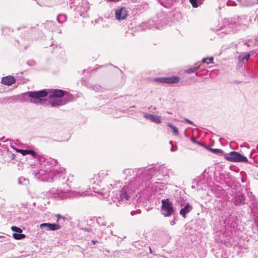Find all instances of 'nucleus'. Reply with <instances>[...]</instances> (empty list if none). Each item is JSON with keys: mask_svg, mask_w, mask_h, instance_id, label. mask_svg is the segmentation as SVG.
I'll use <instances>...</instances> for the list:
<instances>
[{"mask_svg": "<svg viewBox=\"0 0 258 258\" xmlns=\"http://www.w3.org/2000/svg\"><path fill=\"white\" fill-rule=\"evenodd\" d=\"M170 224L171 225H174L175 224V222L173 221H171Z\"/></svg>", "mask_w": 258, "mask_h": 258, "instance_id": "obj_46", "label": "nucleus"}, {"mask_svg": "<svg viewBox=\"0 0 258 258\" xmlns=\"http://www.w3.org/2000/svg\"><path fill=\"white\" fill-rule=\"evenodd\" d=\"M192 209L193 208L192 205L189 203H187L185 204L183 208L180 209L179 214L182 216V217L185 218L186 217V215L190 212Z\"/></svg>", "mask_w": 258, "mask_h": 258, "instance_id": "obj_12", "label": "nucleus"}, {"mask_svg": "<svg viewBox=\"0 0 258 258\" xmlns=\"http://www.w3.org/2000/svg\"><path fill=\"white\" fill-rule=\"evenodd\" d=\"M190 140H191V141L192 143H196V144H197V143H199V141H197V140H196L195 138H191Z\"/></svg>", "mask_w": 258, "mask_h": 258, "instance_id": "obj_40", "label": "nucleus"}, {"mask_svg": "<svg viewBox=\"0 0 258 258\" xmlns=\"http://www.w3.org/2000/svg\"><path fill=\"white\" fill-rule=\"evenodd\" d=\"M190 3L194 8H197L199 6L198 0H189Z\"/></svg>", "mask_w": 258, "mask_h": 258, "instance_id": "obj_35", "label": "nucleus"}, {"mask_svg": "<svg viewBox=\"0 0 258 258\" xmlns=\"http://www.w3.org/2000/svg\"><path fill=\"white\" fill-rule=\"evenodd\" d=\"M89 9V5L88 2L86 0H82L75 8V11L76 14L83 16L84 18L86 17V13Z\"/></svg>", "mask_w": 258, "mask_h": 258, "instance_id": "obj_8", "label": "nucleus"}, {"mask_svg": "<svg viewBox=\"0 0 258 258\" xmlns=\"http://www.w3.org/2000/svg\"><path fill=\"white\" fill-rule=\"evenodd\" d=\"M150 251L151 252H151V249L150 248Z\"/></svg>", "mask_w": 258, "mask_h": 258, "instance_id": "obj_51", "label": "nucleus"}, {"mask_svg": "<svg viewBox=\"0 0 258 258\" xmlns=\"http://www.w3.org/2000/svg\"><path fill=\"white\" fill-rule=\"evenodd\" d=\"M128 16V11L125 7H120L116 9L115 12V17L118 21L125 19Z\"/></svg>", "mask_w": 258, "mask_h": 258, "instance_id": "obj_9", "label": "nucleus"}, {"mask_svg": "<svg viewBox=\"0 0 258 258\" xmlns=\"http://www.w3.org/2000/svg\"><path fill=\"white\" fill-rule=\"evenodd\" d=\"M249 58V54H246L243 58V59L248 60Z\"/></svg>", "mask_w": 258, "mask_h": 258, "instance_id": "obj_42", "label": "nucleus"}, {"mask_svg": "<svg viewBox=\"0 0 258 258\" xmlns=\"http://www.w3.org/2000/svg\"><path fill=\"white\" fill-rule=\"evenodd\" d=\"M113 188V185L112 183L110 184V186L108 187L107 189H106L105 188L101 189V191L99 192L102 195L103 198H106L109 196V192L110 190Z\"/></svg>", "mask_w": 258, "mask_h": 258, "instance_id": "obj_14", "label": "nucleus"}, {"mask_svg": "<svg viewBox=\"0 0 258 258\" xmlns=\"http://www.w3.org/2000/svg\"><path fill=\"white\" fill-rule=\"evenodd\" d=\"M184 120H185L186 122H188V123H190V124H192V125H194V122H193L192 121H191L190 120H189V119H187V118H184Z\"/></svg>", "mask_w": 258, "mask_h": 258, "instance_id": "obj_39", "label": "nucleus"}, {"mask_svg": "<svg viewBox=\"0 0 258 258\" xmlns=\"http://www.w3.org/2000/svg\"><path fill=\"white\" fill-rule=\"evenodd\" d=\"M34 63V62L33 61H30L28 62V64L29 65H33V64Z\"/></svg>", "mask_w": 258, "mask_h": 258, "instance_id": "obj_44", "label": "nucleus"}, {"mask_svg": "<svg viewBox=\"0 0 258 258\" xmlns=\"http://www.w3.org/2000/svg\"><path fill=\"white\" fill-rule=\"evenodd\" d=\"M251 155H252V153H250V155H249V157L251 158Z\"/></svg>", "mask_w": 258, "mask_h": 258, "instance_id": "obj_49", "label": "nucleus"}, {"mask_svg": "<svg viewBox=\"0 0 258 258\" xmlns=\"http://www.w3.org/2000/svg\"><path fill=\"white\" fill-rule=\"evenodd\" d=\"M168 126L172 130V132L174 135L178 136V129L177 127L173 125L171 123H168L167 124Z\"/></svg>", "mask_w": 258, "mask_h": 258, "instance_id": "obj_21", "label": "nucleus"}, {"mask_svg": "<svg viewBox=\"0 0 258 258\" xmlns=\"http://www.w3.org/2000/svg\"><path fill=\"white\" fill-rule=\"evenodd\" d=\"M55 216L57 218V222H59L60 223H61V219H63V221H64L65 220H67V218H66L64 217L61 216L59 214H57V215H56Z\"/></svg>", "mask_w": 258, "mask_h": 258, "instance_id": "obj_33", "label": "nucleus"}, {"mask_svg": "<svg viewBox=\"0 0 258 258\" xmlns=\"http://www.w3.org/2000/svg\"><path fill=\"white\" fill-rule=\"evenodd\" d=\"M53 98L54 99L50 101V104L52 106H57L63 105L62 101L61 99L56 98Z\"/></svg>", "mask_w": 258, "mask_h": 258, "instance_id": "obj_17", "label": "nucleus"}, {"mask_svg": "<svg viewBox=\"0 0 258 258\" xmlns=\"http://www.w3.org/2000/svg\"><path fill=\"white\" fill-rule=\"evenodd\" d=\"M5 29H6V28H3L2 29V31H3V33L5 32Z\"/></svg>", "mask_w": 258, "mask_h": 258, "instance_id": "obj_48", "label": "nucleus"}, {"mask_svg": "<svg viewBox=\"0 0 258 258\" xmlns=\"http://www.w3.org/2000/svg\"><path fill=\"white\" fill-rule=\"evenodd\" d=\"M236 201H239L240 202H243L244 201V198L243 196H239L238 197H237L235 199Z\"/></svg>", "mask_w": 258, "mask_h": 258, "instance_id": "obj_37", "label": "nucleus"}, {"mask_svg": "<svg viewBox=\"0 0 258 258\" xmlns=\"http://www.w3.org/2000/svg\"><path fill=\"white\" fill-rule=\"evenodd\" d=\"M161 203V214L165 217L170 216L174 212L172 203L168 199L162 200Z\"/></svg>", "mask_w": 258, "mask_h": 258, "instance_id": "obj_7", "label": "nucleus"}, {"mask_svg": "<svg viewBox=\"0 0 258 258\" xmlns=\"http://www.w3.org/2000/svg\"><path fill=\"white\" fill-rule=\"evenodd\" d=\"M13 237L17 240H20L26 237V235L24 234H22V233H14L13 234Z\"/></svg>", "mask_w": 258, "mask_h": 258, "instance_id": "obj_24", "label": "nucleus"}, {"mask_svg": "<svg viewBox=\"0 0 258 258\" xmlns=\"http://www.w3.org/2000/svg\"><path fill=\"white\" fill-rule=\"evenodd\" d=\"M67 20V16L64 14H59L57 17V21L59 23H63Z\"/></svg>", "mask_w": 258, "mask_h": 258, "instance_id": "obj_22", "label": "nucleus"}, {"mask_svg": "<svg viewBox=\"0 0 258 258\" xmlns=\"http://www.w3.org/2000/svg\"><path fill=\"white\" fill-rule=\"evenodd\" d=\"M46 26L48 27L50 30L52 31H54L56 30V27L54 26V22L52 21H49L46 23Z\"/></svg>", "mask_w": 258, "mask_h": 258, "instance_id": "obj_25", "label": "nucleus"}, {"mask_svg": "<svg viewBox=\"0 0 258 258\" xmlns=\"http://www.w3.org/2000/svg\"><path fill=\"white\" fill-rule=\"evenodd\" d=\"M83 229L87 232L91 231V229L89 228H83Z\"/></svg>", "mask_w": 258, "mask_h": 258, "instance_id": "obj_43", "label": "nucleus"}, {"mask_svg": "<svg viewBox=\"0 0 258 258\" xmlns=\"http://www.w3.org/2000/svg\"><path fill=\"white\" fill-rule=\"evenodd\" d=\"M15 78L12 76L4 77L1 79V83L7 86H11L15 83Z\"/></svg>", "mask_w": 258, "mask_h": 258, "instance_id": "obj_13", "label": "nucleus"}, {"mask_svg": "<svg viewBox=\"0 0 258 258\" xmlns=\"http://www.w3.org/2000/svg\"><path fill=\"white\" fill-rule=\"evenodd\" d=\"M169 143H170V144H171V146H172L171 149V150H171V152H174V148H173V146L172 142V141H170V142H169Z\"/></svg>", "mask_w": 258, "mask_h": 258, "instance_id": "obj_41", "label": "nucleus"}, {"mask_svg": "<svg viewBox=\"0 0 258 258\" xmlns=\"http://www.w3.org/2000/svg\"><path fill=\"white\" fill-rule=\"evenodd\" d=\"M155 172V168L126 169L123 171V173L129 178L128 183L119 191L116 199L118 201L117 206L123 204H127L130 201L132 195L136 191H141L146 187L154 189V184L158 183L154 181L153 176Z\"/></svg>", "mask_w": 258, "mask_h": 258, "instance_id": "obj_1", "label": "nucleus"}, {"mask_svg": "<svg viewBox=\"0 0 258 258\" xmlns=\"http://www.w3.org/2000/svg\"><path fill=\"white\" fill-rule=\"evenodd\" d=\"M197 144H198V145H200V146H203L202 143H201V142H199V143H197Z\"/></svg>", "mask_w": 258, "mask_h": 258, "instance_id": "obj_47", "label": "nucleus"}, {"mask_svg": "<svg viewBox=\"0 0 258 258\" xmlns=\"http://www.w3.org/2000/svg\"><path fill=\"white\" fill-rule=\"evenodd\" d=\"M8 155H9V157H10L11 158L10 160L14 158L15 155L13 154H12V153L8 152Z\"/></svg>", "mask_w": 258, "mask_h": 258, "instance_id": "obj_38", "label": "nucleus"}, {"mask_svg": "<svg viewBox=\"0 0 258 258\" xmlns=\"http://www.w3.org/2000/svg\"><path fill=\"white\" fill-rule=\"evenodd\" d=\"M96 222L97 224L102 227L106 226V222L104 217H98L96 218Z\"/></svg>", "mask_w": 258, "mask_h": 258, "instance_id": "obj_18", "label": "nucleus"}, {"mask_svg": "<svg viewBox=\"0 0 258 258\" xmlns=\"http://www.w3.org/2000/svg\"><path fill=\"white\" fill-rule=\"evenodd\" d=\"M246 25V20L243 17H239L237 21L234 22L229 19H224L223 21L222 26L217 30L222 31V33L226 34L231 32H235L241 28H243V26Z\"/></svg>", "mask_w": 258, "mask_h": 258, "instance_id": "obj_5", "label": "nucleus"}, {"mask_svg": "<svg viewBox=\"0 0 258 258\" xmlns=\"http://www.w3.org/2000/svg\"><path fill=\"white\" fill-rule=\"evenodd\" d=\"M143 116L146 119H149L151 121L153 115L147 113H144Z\"/></svg>", "mask_w": 258, "mask_h": 258, "instance_id": "obj_34", "label": "nucleus"}, {"mask_svg": "<svg viewBox=\"0 0 258 258\" xmlns=\"http://www.w3.org/2000/svg\"><path fill=\"white\" fill-rule=\"evenodd\" d=\"M63 222V219H61V222L60 223H62Z\"/></svg>", "mask_w": 258, "mask_h": 258, "instance_id": "obj_50", "label": "nucleus"}, {"mask_svg": "<svg viewBox=\"0 0 258 258\" xmlns=\"http://www.w3.org/2000/svg\"><path fill=\"white\" fill-rule=\"evenodd\" d=\"M158 171L163 176L167 175L168 173V169L164 165L160 166Z\"/></svg>", "mask_w": 258, "mask_h": 258, "instance_id": "obj_20", "label": "nucleus"}, {"mask_svg": "<svg viewBox=\"0 0 258 258\" xmlns=\"http://www.w3.org/2000/svg\"><path fill=\"white\" fill-rule=\"evenodd\" d=\"M92 242L94 244H95L97 242V241L96 240H92Z\"/></svg>", "mask_w": 258, "mask_h": 258, "instance_id": "obj_45", "label": "nucleus"}, {"mask_svg": "<svg viewBox=\"0 0 258 258\" xmlns=\"http://www.w3.org/2000/svg\"><path fill=\"white\" fill-rule=\"evenodd\" d=\"M4 138H1V147H5L6 149L7 148L6 146H8L9 144H10V142L8 140H5L4 141Z\"/></svg>", "mask_w": 258, "mask_h": 258, "instance_id": "obj_28", "label": "nucleus"}, {"mask_svg": "<svg viewBox=\"0 0 258 258\" xmlns=\"http://www.w3.org/2000/svg\"><path fill=\"white\" fill-rule=\"evenodd\" d=\"M213 59H214V58L213 57H206V58H204L202 59V62L203 63H208V62H207V60H209L211 62H213Z\"/></svg>", "mask_w": 258, "mask_h": 258, "instance_id": "obj_32", "label": "nucleus"}, {"mask_svg": "<svg viewBox=\"0 0 258 258\" xmlns=\"http://www.w3.org/2000/svg\"><path fill=\"white\" fill-rule=\"evenodd\" d=\"M240 4L243 6H250L255 4L256 0H238Z\"/></svg>", "mask_w": 258, "mask_h": 258, "instance_id": "obj_19", "label": "nucleus"}, {"mask_svg": "<svg viewBox=\"0 0 258 258\" xmlns=\"http://www.w3.org/2000/svg\"><path fill=\"white\" fill-rule=\"evenodd\" d=\"M18 183L22 185H27L29 183L28 179L23 177H20L18 179Z\"/></svg>", "mask_w": 258, "mask_h": 258, "instance_id": "obj_23", "label": "nucleus"}, {"mask_svg": "<svg viewBox=\"0 0 258 258\" xmlns=\"http://www.w3.org/2000/svg\"><path fill=\"white\" fill-rule=\"evenodd\" d=\"M209 150L211 151L213 153H215V154L221 153L222 154H224V151L222 150L219 149H212V148H210V149H209Z\"/></svg>", "mask_w": 258, "mask_h": 258, "instance_id": "obj_29", "label": "nucleus"}, {"mask_svg": "<svg viewBox=\"0 0 258 258\" xmlns=\"http://www.w3.org/2000/svg\"><path fill=\"white\" fill-rule=\"evenodd\" d=\"M108 171H101L99 173V176L104 177L105 176L108 175Z\"/></svg>", "mask_w": 258, "mask_h": 258, "instance_id": "obj_36", "label": "nucleus"}, {"mask_svg": "<svg viewBox=\"0 0 258 258\" xmlns=\"http://www.w3.org/2000/svg\"><path fill=\"white\" fill-rule=\"evenodd\" d=\"M113 226V223H110L106 227H103L102 228V230H103V233L106 235H113V231L111 229V228Z\"/></svg>", "mask_w": 258, "mask_h": 258, "instance_id": "obj_15", "label": "nucleus"}, {"mask_svg": "<svg viewBox=\"0 0 258 258\" xmlns=\"http://www.w3.org/2000/svg\"><path fill=\"white\" fill-rule=\"evenodd\" d=\"M225 159L232 162H244L248 163L247 158L239 153L236 151L230 152L228 155L224 157Z\"/></svg>", "mask_w": 258, "mask_h": 258, "instance_id": "obj_6", "label": "nucleus"}, {"mask_svg": "<svg viewBox=\"0 0 258 258\" xmlns=\"http://www.w3.org/2000/svg\"><path fill=\"white\" fill-rule=\"evenodd\" d=\"M39 169L33 171V174L36 179L50 182H55L58 185H63L68 181L65 169L56 166V160L41 156L39 158Z\"/></svg>", "mask_w": 258, "mask_h": 258, "instance_id": "obj_2", "label": "nucleus"}, {"mask_svg": "<svg viewBox=\"0 0 258 258\" xmlns=\"http://www.w3.org/2000/svg\"><path fill=\"white\" fill-rule=\"evenodd\" d=\"M65 91L62 90L53 89L47 92L45 90H42L38 91H30L28 92L27 94L28 96L31 98L30 101L34 103H42L43 100L41 98L44 97L48 95L50 98H56L60 99L63 96Z\"/></svg>", "mask_w": 258, "mask_h": 258, "instance_id": "obj_4", "label": "nucleus"}, {"mask_svg": "<svg viewBox=\"0 0 258 258\" xmlns=\"http://www.w3.org/2000/svg\"><path fill=\"white\" fill-rule=\"evenodd\" d=\"M152 122H154L156 123H160L162 121L161 119V117L160 116L153 115L152 119L151 120Z\"/></svg>", "mask_w": 258, "mask_h": 258, "instance_id": "obj_27", "label": "nucleus"}, {"mask_svg": "<svg viewBox=\"0 0 258 258\" xmlns=\"http://www.w3.org/2000/svg\"><path fill=\"white\" fill-rule=\"evenodd\" d=\"M155 80L162 83H166V77H158L155 78Z\"/></svg>", "mask_w": 258, "mask_h": 258, "instance_id": "obj_31", "label": "nucleus"}, {"mask_svg": "<svg viewBox=\"0 0 258 258\" xmlns=\"http://www.w3.org/2000/svg\"><path fill=\"white\" fill-rule=\"evenodd\" d=\"M10 146L12 148H13V146H12L11 145H10ZM16 150L17 151V152L21 153L23 156H25L26 155H30L33 158H38V155L37 154V153H36V152L33 149H28L23 150V149H16Z\"/></svg>", "mask_w": 258, "mask_h": 258, "instance_id": "obj_11", "label": "nucleus"}, {"mask_svg": "<svg viewBox=\"0 0 258 258\" xmlns=\"http://www.w3.org/2000/svg\"><path fill=\"white\" fill-rule=\"evenodd\" d=\"M39 227L41 229H45L47 231H55L60 229L61 226L59 224L44 223L41 224Z\"/></svg>", "mask_w": 258, "mask_h": 258, "instance_id": "obj_10", "label": "nucleus"}, {"mask_svg": "<svg viewBox=\"0 0 258 258\" xmlns=\"http://www.w3.org/2000/svg\"><path fill=\"white\" fill-rule=\"evenodd\" d=\"M199 68V67H196V66H192L189 69H187L185 72L186 73L190 74L195 72L196 71H197Z\"/></svg>", "mask_w": 258, "mask_h": 258, "instance_id": "obj_26", "label": "nucleus"}, {"mask_svg": "<svg viewBox=\"0 0 258 258\" xmlns=\"http://www.w3.org/2000/svg\"><path fill=\"white\" fill-rule=\"evenodd\" d=\"M89 191L82 190L80 187L75 188L73 190H62L52 188L49 191V196L52 198L64 199L67 198H79L89 195Z\"/></svg>", "mask_w": 258, "mask_h": 258, "instance_id": "obj_3", "label": "nucleus"}, {"mask_svg": "<svg viewBox=\"0 0 258 258\" xmlns=\"http://www.w3.org/2000/svg\"><path fill=\"white\" fill-rule=\"evenodd\" d=\"M180 80L178 77L173 76L170 77H166V83L167 84H174L178 83Z\"/></svg>", "mask_w": 258, "mask_h": 258, "instance_id": "obj_16", "label": "nucleus"}, {"mask_svg": "<svg viewBox=\"0 0 258 258\" xmlns=\"http://www.w3.org/2000/svg\"><path fill=\"white\" fill-rule=\"evenodd\" d=\"M11 229L13 231L15 232L16 233H22L23 231L21 228L17 226H12L11 227Z\"/></svg>", "mask_w": 258, "mask_h": 258, "instance_id": "obj_30", "label": "nucleus"}]
</instances>
